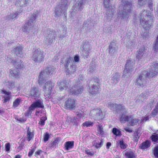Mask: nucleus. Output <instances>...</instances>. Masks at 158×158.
I'll return each mask as SVG.
<instances>
[{
	"label": "nucleus",
	"mask_w": 158,
	"mask_h": 158,
	"mask_svg": "<svg viewBox=\"0 0 158 158\" xmlns=\"http://www.w3.org/2000/svg\"><path fill=\"white\" fill-rule=\"evenodd\" d=\"M158 73V61L153 63L151 66V70L148 73L144 70L140 74L139 78L137 79L136 83L139 87H143L146 82V78L148 77H153Z\"/></svg>",
	"instance_id": "f257e3e1"
},
{
	"label": "nucleus",
	"mask_w": 158,
	"mask_h": 158,
	"mask_svg": "<svg viewBox=\"0 0 158 158\" xmlns=\"http://www.w3.org/2000/svg\"><path fill=\"white\" fill-rule=\"evenodd\" d=\"M66 72V75L69 76L74 73L76 71V65L74 64L73 58L69 55H65L61 59Z\"/></svg>",
	"instance_id": "f03ea898"
},
{
	"label": "nucleus",
	"mask_w": 158,
	"mask_h": 158,
	"mask_svg": "<svg viewBox=\"0 0 158 158\" xmlns=\"http://www.w3.org/2000/svg\"><path fill=\"white\" fill-rule=\"evenodd\" d=\"M153 15L149 12L142 10L140 14V23L144 28L147 29L152 25Z\"/></svg>",
	"instance_id": "7ed1b4c3"
},
{
	"label": "nucleus",
	"mask_w": 158,
	"mask_h": 158,
	"mask_svg": "<svg viewBox=\"0 0 158 158\" xmlns=\"http://www.w3.org/2000/svg\"><path fill=\"white\" fill-rule=\"evenodd\" d=\"M135 64V61L134 60L129 59L127 60L123 72V77L128 78L132 75L134 73Z\"/></svg>",
	"instance_id": "20e7f679"
},
{
	"label": "nucleus",
	"mask_w": 158,
	"mask_h": 158,
	"mask_svg": "<svg viewBox=\"0 0 158 158\" xmlns=\"http://www.w3.org/2000/svg\"><path fill=\"white\" fill-rule=\"evenodd\" d=\"M44 42L47 46L51 45L57 39L56 32L52 29H48L46 31Z\"/></svg>",
	"instance_id": "39448f33"
},
{
	"label": "nucleus",
	"mask_w": 158,
	"mask_h": 158,
	"mask_svg": "<svg viewBox=\"0 0 158 158\" xmlns=\"http://www.w3.org/2000/svg\"><path fill=\"white\" fill-rule=\"evenodd\" d=\"M55 69L50 66H47L46 68L40 73L39 75V82L40 85H42L45 81V78L52 75L54 72Z\"/></svg>",
	"instance_id": "423d86ee"
},
{
	"label": "nucleus",
	"mask_w": 158,
	"mask_h": 158,
	"mask_svg": "<svg viewBox=\"0 0 158 158\" xmlns=\"http://www.w3.org/2000/svg\"><path fill=\"white\" fill-rule=\"evenodd\" d=\"M132 6V4L128 1H126L125 3H123V4L120 6L119 8L121 9V8H123L122 10L119 11V12L120 17L123 18H128L131 12Z\"/></svg>",
	"instance_id": "0eeeda50"
},
{
	"label": "nucleus",
	"mask_w": 158,
	"mask_h": 158,
	"mask_svg": "<svg viewBox=\"0 0 158 158\" xmlns=\"http://www.w3.org/2000/svg\"><path fill=\"white\" fill-rule=\"evenodd\" d=\"M38 14L35 12L33 13L31 16L28 22H27L22 27V30L23 32L29 33L32 30L36 22V19L38 17Z\"/></svg>",
	"instance_id": "6e6552de"
},
{
	"label": "nucleus",
	"mask_w": 158,
	"mask_h": 158,
	"mask_svg": "<svg viewBox=\"0 0 158 158\" xmlns=\"http://www.w3.org/2000/svg\"><path fill=\"white\" fill-rule=\"evenodd\" d=\"M68 1L67 0H61L60 3L57 5L55 10V14L57 16H59L65 12L68 8Z\"/></svg>",
	"instance_id": "1a4fd4ad"
},
{
	"label": "nucleus",
	"mask_w": 158,
	"mask_h": 158,
	"mask_svg": "<svg viewBox=\"0 0 158 158\" xmlns=\"http://www.w3.org/2000/svg\"><path fill=\"white\" fill-rule=\"evenodd\" d=\"M45 56L44 52L37 49L34 52L32 59L35 63H40L44 61Z\"/></svg>",
	"instance_id": "9d476101"
},
{
	"label": "nucleus",
	"mask_w": 158,
	"mask_h": 158,
	"mask_svg": "<svg viewBox=\"0 0 158 158\" xmlns=\"http://www.w3.org/2000/svg\"><path fill=\"white\" fill-rule=\"evenodd\" d=\"M85 0H80L76 2L73 7V11L72 13L73 15L77 13L78 11H81L84 7Z\"/></svg>",
	"instance_id": "9b49d317"
},
{
	"label": "nucleus",
	"mask_w": 158,
	"mask_h": 158,
	"mask_svg": "<svg viewBox=\"0 0 158 158\" xmlns=\"http://www.w3.org/2000/svg\"><path fill=\"white\" fill-rule=\"evenodd\" d=\"M90 114L95 120H99L102 117V111L100 109H94L90 111Z\"/></svg>",
	"instance_id": "f8f14e48"
},
{
	"label": "nucleus",
	"mask_w": 158,
	"mask_h": 158,
	"mask_svg": "<svg viewBox=\"0 0 158 158\" xmlns=\"http://www.w3.org/2000/svg\"><path fill=\"white\" fill-rule=\"evenodd\" d=\"M75 101L74 99L69 98L66 100L64 106L69 110H75L76 106Z\"/></svg>",
	"instance_id": "ddd939ff"
},
{
	"label": "nucleus",
	"mask_w": 158,
	"mask_h": 158,
	"mask_svg": "<svg viewBox=\"0 0 158 158\" xmlns=\"http://www.w3.org/2000/svg\"><path fill=\"white\" fill-rule=\"evenodd\" d=\"M44 108V105L43 101L41 99L36 100L30 106V110H34L35 108Z\"/></svg>",
	"instance_id": "4468645a"
},
{
	"label": "nucleus",
	"mask_w": 158,
	"mask_h": 158,
	"mask_svg": "<svg viewBox=\"0 0 158 158\" xmlns=\"http://www.w3.org/2000/svg\"><path fill=\"white\" fill-rule=\"evenodd\" d=\"M71 83V81L69 80H65L61 82L57 83V84L59 89L62 91L69 88L70 86Z\"/></svg>",
	"instance_id": "2eb2a0df"
},
{
	"label": "nucleus",
	"mask_w": 158,
	"mask_h": 158,
	"mask_svg": "<svg viewBox=\"0 0 158 158\" xmlns=\"http://www.w3.org/2000/svg\"><path fill=\"white\" fill-rule=\"evenodd\" d=\"M83 90L82 86L75 85L70 89L69 92L72 94L77 95L81 94Z\"/></svg>",
	"instance_id": "dca6fc26"
},
{
	"label": "nucleus",
	"mask_w": 158,
	"mask_h": 158,
	"mask_svg": "<svg viewBox=\"0 0 158 158\" xmlns=\"http://www.w3.org/2000/svg\"><path fill=\"white\" fill-rule=\"evenodd\" d=\"M54 86V83L51 81H48L45 83L44 87L43 89L44 91H48L47 93L48 94L51 93V90Z\"/></svg>",
	"instance_id": "f3484780"
},
{
	"label": "nucleus",
	"mask_w": 158,
	"mask_h": 158,
	"mask_svg": "<svg viewBox=\"0 0 158 158\" xmlns=\"http://www.w3.org/2000/svg\"><path fill=\"white\" fill-rule=\"evenodd\" d=\"M23 48L20 46L19 45L15 47L14 49L12 50V52L15 54L17 56L20 57L23 56L22 50Z\"/></svg>",
	"instance_id": "a211bd4d"
},
{
	"label": "nucleus",
	"mask_w": 158,
	"mask_h": 158,
	"mask_svg": "<svg viewBox=\"0 0 158 158\" xmlns=\"http://www.w3.org/2000/svg\"><path fill=\"white\" fill-rule=\"evenodd\" d=\"M22 10H19L18 11L13 12L10 15H8L6 16V19L8 20H13L15 19H17L18 18V16L21 15Z\"/></svg>",
	"instance_id": "6ab92c4d"
},
{
	"label": "nucleus",
	"mask_w": 158,
	"mask_h": 158,
	"mask_svg": "<svg viewBox=\"0 0 158 158\" xmlns=\"http://www.w3.org/2000/svg\"><path fill=\"white\" fill-rule=\"evenodd\" d=\"M117 46L116 44L114 42H112L109 47V51L111 56H113L116 50Z\"/></svg>",
	"instance_id": "aec40b11"
},
{
	"label": "nucleus",
	"mask_w": 158,
	"mask_h": 158,
	"mask_svg": "<svg viewBox=\"0 0 158 158\" xmlns=\"http://www.w3.org/2000/svg\"><path fill=\"white\" fill-rule=\"evenodd\" d=\"M2 93L5 94L3 96L4 99H3L4 103H6L10 101L12 97L11 92L7 91L5 90H2Z\"/></svg>",
	"instance_id": "412c9836"
},
{
	"label": "nucleus",
	"mask_w": 158,
	"mask_h": 158,
	"mask_svg": "<svg viewBox=\"0 0 158 158\" xmlns=\"http://www.w3.org/2000/svg\"><path fill=\"white\" fill-rule=\"evenodd\" d=\"M120 76L121 74L118 73L113 74L112 75L111 82L114 84L118 83L120 80Z\"/></svg>",
	"instance_id": "4be33fe9"
},
{
	"label": "nucleus",
	"mask_w": 158,
	"mask_h": 158,
	"mask_svg": "<svg viewBox=\"0 0 158 158\" xmlns=\"http://www.w3.org/2000/svg\"><path fill=\"white\" fill-rule=\"evenodd\" d=\"M30 94L31 96L34 97H38L40 95L39 89L36 87H32L30 91Z\"/></svg>",
	"instance_id": "5701e85b"
},
{
	"label": "nucleus",
	"mask_w": 158,
	"mask_h": 158,
	"mask_svg": "<svg viewBox=\"0 0 158 158\" xmlns=\"http://www.w3.org/2000/svg\"><path fill=\"white\" fill-rule=\"evenodd\" d=\"M103 140L101 139L98 138L95 141H93L92 144L97 148H100L103 143Z\"/></svg>",
	"instance_id": "b1692460"
},
{
	"label": "nucleus",
	"mask_w": 158,
	"mask_h": 158,
	"mask_svg": "<svg viewBox=\"0 0 158 158\" xmlns=\"http://www.w3.org/2000/svg\"><path fill=\"white\" fill-rule=\"evenodd\" d=\"M98 86L94 83L93 84L92 86L89 88V93L92 95L97 93L99 90Z\"/></svg>",
	"instance_id": "393cba45"
},
{
	"label": "nucleus",
	"mask_w": 158,
	"mask_h": 158,
	"mask_svg": "<svg viewBox=\"0 0 158 158\" xmlns=\"http://www.w3.org/2000/svg\"><path fill=\"white\" fill-rule=\"evenodd\" d=\"M112 7L111 6V7H110V8H107L106 10V15L105 17L106 19L109 20L111 19L113 15L114 10L113 9L111 8Z\"/></svg>",
	"instance_id": "a878e982"
},
{
	"label": "nucleus",
	"mask_w": 158,
	"mask_h": 158,
	"mask_svg": "<svg viewBox=\"0 0 158 158\" xmlns=\"http://www.w3.org/2000/svg\"><path fill=\"white\" fill-rule=\"evenodd\" d=\"M145 50L146 49H145L144 47H142L140 48L137 52V54L136 55L137 59L138 60L141 59L143 57L144 52L145 51Z\"/></svg>",
	"instance_id": "bb28decb"
},
{
	"label": "nucleus",
	"mask_w": 158,
	"mask_h": 158,
	"mask_svg": "<svg viewBox=\"0 0 158 158\" xmlns=\"http://www.w3.org/2000/svg\"><path fill=\"white\" fill-rule=\"evenodd\" d=\"M82 48L83 50H88L90 51L92 49L90 43L87 41H83L82 45Z\"/></svg>",
	"instance_id": "cd10ccee"
},
{
	"label": "nucleus",
	"mask_w": 158,
	"mask_h": 158,
	"mask_svg": "<svg viewBox=\"0 0 158 158\" xmlns=\"http://www.w3.org/2000/svg\"><path fill=\"white\" fill-rule=\"evenodd\" d=\"M74 141H68L66 142L64 144V148L66 150H69L74 147Z\"/></svg>",
	"instance_id": "c85d7f7f"
},
{
	"label": "nucleus",
	"mask_w": 158,
	"mask_h": 158,
	"mask_svg": "<svg viewBox=\"0 0 158 158\" xmlns=\"http://www.w3.org/2000/svg\"><path fill=\"white\" fill-rule=\"evenodd\" d=\"M29 0H16V5L19 6H26Z\"/></svg>",
	"instance_id": "c756f323"
},
{
	"label": "nucleus",
	"mask_w": 158,
	"mask_h": 158,
	"mask_svg": "<svg viewBox=\"0 0 158 158\" xmlns=\"http://www.w3.org/2000/svg\"><path fill=\"white\" fill-rule=\"evenodd\" d=\"M60 141V139L59 138H57L52 143L50 144L49 147L51 149L54 150L55 149Z\"/></svg>",
	"instance_id": "7c9ffc66"
},
{
	"label": "nucleus",
	"mask_w": 158,
	"mask_h": 158,
	"mask_svg": "<svg viewBox=\"0 0 158 158\" xmlns=\"http://www.w3.org/2000/svg\"><path fill=\"white\" fill-rule=\"evenodd\" d=\"M20 69H11L10 71V74L11 76L17 77L20 74Z\"/></svg>",
	"instance_id": "2f4dec72"
},
{
	"label": "nucleus",
	"mask_w": 158,
	"mask_h": 158,
	"mask_svg": "<svg viewBox=\"0 0 158 158\" xmlns=\"http://www.w3.org/2000/svg\"><path fill=\"white\" fill-rule=\"evenodd\" d=\"M116 106V108L115 111L117 113H119L120 111H125V108L124 106L122 104H117L115 105Z\"/></svg>",
	"instance_id": "473e14b6"
},
{
	"label": "nucleus",
	"mask_w": 158,
	"mask_h": 158,
	"mask_svg": "<svg viewBox=\"0 0 158 158\" xmlns=\"http://www.w3.org/2000/svg\"><path fill=\"white\" fill-rule=\"evenodd\" d=\"M117 145L118 146L119 145V147L122 149H124L127 148V145L124 143L123 139L118 141H117Z\"/></svg>",
	"instance_id": "72a5a7b5"
},
{
	"label": "nucleus",
	"mask_w": 158,
	"mask_h": 158,
	"mask_svg": "<svg viewBox=\"0 0 158 158\" xmlns=\"http://www.w3.org/2000/svg\"><path fill=\"white\" fill-rule=\"evenodd\" d=\"M139 121V119L138 118L133 119L131 117L129 121V124L131 126H134L137 125V123Z\"/></svg>",
	"instance_id": "f704fd0d"
},
{
	"label": "nucleus",
	"mask_w": 158,
	"mask_h": 158,
	"mask_svg": "<svg viewBox=\"0 0 158 158\" xmlns=\"http://www.w3.org/2000/svg\"><path fill=\"white\" fill-rule=\"evenodd\" d=\"M98 133L102 137L104 136L105 133L103 131V127L102 125L99 124L98 126Z\"/></svg>",
	"instance_id": "c9c22d12"
},
{
	"label": "nucleus",
	"mask_w": 158,
	"mask_h": 158,
	"mask_svg": "<svg viewBox=\"0 0 158 158\" xmlns=\"http://www.w3.org/2000/svg\"><path fill=\"white\" fill-rule=\"evenodd\" d=\"M125 156L127 158H135L134 154L131 151H128L126 152Z\"/></svg>",
	"instance_id": "e433bc0d"
},
{
	"label": "nucleus",
	"mask_w": 158,
	"mask_h": 158,
	"mask_svg": "<svg viewBox=\"0 0 158 158\" xmlns=\"http://www.w3.org/2000/svg\"><path fill=\"white\" fill-rule=\"evenodd\" d=\"M112 132L114 135L116 136H120L122 135L121 131L115 127L113 128Z\"/></svg>",
	"instance_id": "4c0bfd02"
},
{
	"label": "nucleus",
	"mask_w": 158,
	"mask_h": 158,
	"mask_svg": "<svg viewBox=\"0 0 158 158\" xmlns=\"http://www.w3.org/2000/svg\"><path fill=\"white\" fill-rule=\"evenodd\" d=\"M150 143L148 141H146L145 142L143 143L140 146V148L141 149H145L148 148L150 146Z\"/></svg>",
	"instance_id": "58836bf2"
},
{
	"label": "nucleus",
	"mask_w": 158,
	"mask_h": 158,
	"mask_svg": "<svg viewBox=\"0 0 158 158\" xmlns=\"http://www.w3.org/2000/svg\"><path fill=\"white\" fill-rule=\"evenodd\" d=\"M83 25L85 27L91 28L93 26V23L90 20L87 19L84 22Z\"/></svg>",
	"instance_id": "ea45409f"
},
{
	"label": "nucleus",
	"mask_w": 158,
	"mask_h": 158,
	"mask_svg": "<svg viewBox=\"0 0 158 158\" xmlns=\"http://www.w3.org/2000/svg\"><path fill=\"white\" fill-rule=\"evenodd\" d=\"M27 140L28 141H30L33 138L34 135L32 132L29 131V129L27 131Z\"/></svg>",
	"instance_id": "a19ab883"
},
{
	"label": "nucleus",
	"mask_w": 158,
	"mask_h": 158,
	"mask_svg": "<svg viewBox=\"0 0 158 158\" xmlns=\"http://www.w3.org/2000/svg\"><path fill=\"white\" fill-rule=\"evenodd\" d=\"M70 121L73 125L77 126L79 124V120L76 117L73 118H70Z\"/></svg>",
	"instance_id": "79ce46f5"
},
{
	"label": "nucleus",
	"mask_w": 158,
	"mask_h": 158,
	"mask_svg": "<svg viewBox=\"0 0 158 158\" xmlns=\"http://www.w3.org/2000/svg\"><path fill=\"white\" fill-rule=\"evenodd\" d=\"M14 64L15 66L16 69H19L23 67V65L22 63L23 62L21 60L19 61L18 60V62L17 61Z\"/></svg>",
	"instance_id": "37998d69"
},
{
	"label": "nucleus",
	"mask_w": 158,
	"mask_h": 158,
	"mask_svg": "<svg viewBox=\"0 0 158 158\" xmlns=\"http://www.w3.org/2000/svg\"><path fill=\"white\" fill-rule=\"evenodd\" d=\"M135 43L133 42H131L127 43V47L128 50H129V51H132L135 47Z\"/></svg>",
	"instance_id": "c03bdc74"
},
{
	"label": "nucleus",
	"mask_w": 158,
	"mask_h": 158,
	"mask_svg": "<svg viewBox=\"0 0 158 158\" xmlns=\"http://www.w3.org/2000/svg\"><path fill=\"white\" fill-rule=\"evenodd\" d=\"M151 138L152 142H156L158 140V134L154 133L152 135Z\"/></svg>",
	"instance_id": "a18cd8bd"
},
{
	"label": "nucleus",
	"mask_w": 158,
	"mask_h": 158,
	"mask_svg": "<svg viewBox=\"0 0 158 158\" xmlns=\"http://www.w3.org/2000/svg\"><path fill=\"white\" fill-rule=\"evenodd\" d=\"M131 118V116H128L126 115H122L121 118H120V120L121 121H123L124 123V121H129L130 118Z\"/></svg>",
	"instance_id": "49530a36"
},
{
	"label": "nucleus",
	"mask_w": 158,
	"mask_h": 158,
	"mask_svg": "<svg viewBox=\"0 0 158 158\" xmlns=\"http://www.w3.org/2000/svg\"><path fill=\"white\" fill-rule=\"evenodd\" d=\"M21 102V99L19 98H17L14 102L13 105V106L15 108L17 107L18 105L20 104Z\"/></svg>",
	"instance_id": "de8ad7c7"
},
{
	"label": "nucleus",
	"mask_w": 158,
	"mask_h": 158,
	"mask_svg": "<svg viewBox=\"0 0 158 158\" xmlns=\"http://www.w3.org/2000/svg\"><path fill=\"white\" fill-rule=\"evenodd\" d=\"M6 85L10 89H11L15 87L14 82L11 81H9L6 83Z\"/></svg>",
	"instance_id": "09e8293b"
},
{
	"label": "nucleus",
	"mask_w": 158,
	"mask_h": 158,
	"mask_svg": "<svg viewBox=\"0 0 158 158\" xmlns=\"http://www.w3.org/2000/svg\"><path fill=\"white\" fill-rule=\"evenodd\" d=\"M115 105H117V104H114L112 103L111 102H109L108 104V107L110 110H113L115 111V109L116 108V106Z\"/></svg>",
	"instance_id": "8fccbe9b"
},
{
	"label": "nucleus",
	"mask_w": 158,
	"mask_h": 158,
	"mask_svg": "<svg viewBox=\"0 0 158 158\" xmlns=\"http://www.w3.org/2000/svg\"><path fill=\"white\" fill-rule=\"evenodd\" d=\"M93 125V123L91 122V121H86L85 123H83L82 125L83 126H85L86 127H90V126H92Z\"/></svg>",
	"instance_id": "3c124183"
},
{
	"label": "nucleus",
	"mask_w": 158,
	"mask_h": 158,
	"mask_svg": "<svg viewBox=\"0 0 158 158\" xmlns=\"http://www.w3.org/2000/svg\"><path fill=\"white\" fill-rule=\"evenodd\" d=\"M88 51V50H82L81 53L82 55L84 56V57H85L86 58H88L89 55V51Z\"/></svg>",
	"instance_id": "603ef678"
},
{
	"label": "nucleus",
	"mask_w": 158,
	"mask_h": 158,
	"mask_svg": "<svg viewBox=\"0 0 158 158\" xmlns=\"http://www.w3.org/2000/svg\"><path fill=\"white\" fill-rule=\"evenodd\" d=\"M153 154L156 158H158V145L155 147L153 150Z\"/></svg>",
	"instance_id": "864d4df0"
},
{
	"label": "nucleus",
	"mask_w": 158,
	"mask_h": 158,
	"mask_svg": "<svg viewBox=\"0 0 158 158\" xmlns=\"http://www.w3.org/2000/svg\"><path fill=\"white\" fill-rule=\"evenodd\" d=\"M139 137V134H138V132H135V133L134 136V141L135 142H137L138 141Z\"/></svg>",
	"instance_id": "5fc2aeb1"
},
{
	"label": "nucleus",
	"mask_w": 158,
	"mask_h": 158,
	"mask_svg": "<svg viewBox=\"0 0 158 158\" xmlns=\"http://www.w3.org/2000/svg\"><path fill=\"white\" fill-rule=\"evenodd\" d=\"M47 118L46 117H42L40 119L39 122V124L42 126L44 125L45 121L47 120Z\"/></svg>",
	"instance_id": "6e6d98bb"
},
{
	"label": "nucleus",
	"mask_w": 158,
	"mask_h": 158,
	"mask_svg": "<svg viewBox=\"0 0 158 158\" xmlns=\"http://www.w3.org/2000/svg\"><path fill=\"white\" fill-rule=\"evenodd\" d=\"M153 48L156 52L158 51V35L154 45L153 46Z\"/></svg>",
	"instance_id": "4d7b16f0"
},
{
	"label": "nucleus",
	"mask_w": 158,
	"mask_h": 158,
	"mask_svg": "<svg viewBox=\"0 0 158 158\" xmlns=\"http://www.w3.org/2000/svg\"><path fill=\"white\" fill-rule=\"evenodd\" d=\"M76 115L79 118H81L82 117H84V114L82 111H80L76 112Z\"/></svg>",
	"instance_id": "13d9d810"
},
{
	"label": "nucleus",
	"mask_w": 158,
	"mask_h": 158,
	"mask_svg": "<svg viewBox=\"0 0 158 158\" xmlns=\"http://www.w3.org/2000/svg\"><path fill=\"white\" fill-rule=\"evenodd\" d=\"M139 100L143 102L146 98V94L144 93H142L139 96Z\"/></svg>",
	"instance_id": "bf43d9fd"
},
{
	"label": "nucleus",
	"mask_w": 158,
	"mask_h": 158,
	"mask_svg": "<svg viewBox=\"0 0 158 158\" xmlns=\"http://www.w3.org/2000/svg\"><path fill=\"white\" fill-rule=\"evenodd\" d=\"M89 69V71L91 72H93L96 69L95 64H93V63H91L90 65Z\"/></svg>",
	"instance_id": "052dcab7"
},
{
	"label": "nucleus",
	"mask_w": 158,
	"mask_h": 158,
	"mask_svg": "<svg viewBox=\"0 0 158 158\" xmlns=\"http://www.w3.org/2000/svg\"><path fill=\"white\" fill-rule=\"evenodd\" d=\"M92 81L94 82V83L96 84L97 85H99V80L97 77H95L93 78Z\"/></svg>",
	"instance_id": "680f3d73"
},
{
	"label": "nucleus",
	"mask_w": 158,
	"mask_h": 158,
	"mask_svg": "<svg viewBox=\"0 0 158 158\" xmlns=\"http://www.w3.org/2000/svg\"><path fill=\"white\" fill-rule=\"evenodd\" d=\"M147 2V0H138V3L140 6H142L145 5Z\"/></svg>",
	"instance_id": "e2e57ef3"
},
{
	"label": "nucleus",
	"mask_w": 158,
	"mask_h": 158,
	"mask_svg": "<svg viewBox=\"0 0 158 158\" xmlns=\"http://www.w3.org/2000/svg\"><path fill=\"white\" fill-rule=\"evenodd\" d=\"M151 114L154 117H155L156 115L158 114V110L154 109L152 111Z\"/></svg>",
	"instance_id": "0e129e2a"
},
{
	"label": "nucleus",
	"mask_w": 158,
	"mask_h": 158,
	"mask_svg": "<svg viewBox=\"0 0 158 158\" xmlns=\"http://www.w3.org/2000/svg\"><path fill=\"white\" fill-rule=\"evenodd\" d=\"M7 61H8L9 62L11 63L12 64L14 65L15 64V63L16 62V61L15 60H13L12 59H11L10 58L7 57Z\"/></svg>",
	"instance_id": "69168bd1"
},
{
	"label": "nucleus",
	"mask_w": 158,
	"mask_h": 158,
	"mask_svg": "<svg viewBox=\"0 0 158 158\" xmlns=\"http://www.w3.org/2000/svg\"><path fill=\"white\" fill-rule=\"evenodd\" d=\"M49 135L48 133H46L45 134L44 137V140L45 142L47 141L49 139Z\"/></svg>",
	"instance_id": "338daca9"
},
{
	"label": "nucleus",
	"mask_w": 158,
	"mask_h": 158,
	"mask_svg": "<svg viewBox=\"0 0 158 158\" xmlns=\"http://www.w3.org/2000/svg\"><path fill=\"white\" fill-rule=\"evenodd\" d=\"M43 152V151L41 150H39L36 151L35 153V156L37 157L38 156L40 155L41 153Z\"/></svg>",
	"instance_id": "774afa93"
}]
</instances>
